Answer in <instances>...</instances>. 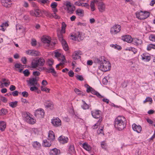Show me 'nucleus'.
<instances>
[{"mask_svg":"<svg viewBox=\"0 0 155 155\" xmlns=\"http://www.w3.org/2000/svg\"><path fill=\"white\" fill-rule=\"evenodd\" d=\"M114 124L115 128L121 130L126 127V120L124 117L118 116L115 119Z\"/></svg>","mask_w":155,"mask_h":155,"instance_id":"nucleus-1","label":"nucleus"},{"mask_svg":"<svg viewBox=\"0 0 155 155\" xmlns=\"http://www.w3.org/2000/svg\"><path fill=\"white\" fill-rule=\"evenodd\" d=\"M150 15L149 12L140 11L136 13V17L140 20H143L148 17Z\"/></svg>","mask_w":155,"mask_h":155,"instance_id":"nucleus-2","label":"nucleus"},{"mask_svg":"<svg viewBox=\"0 0 155 155\" xmlns=\"http://www.w3.org/2000/svg\"><path fill=\"white\" fill-rule=\"evenodd\" d=\"M38 78L35 77V78H31L29 80H27V82L30 86H39V84L38 83Z\"/></svg>","mask_w":155,"mask_h":155,"instance_id":"nucleus-3","label":"nucleus"},{"mask_svg":"<svg viewBox=\"0 0 155 155\" xmlns=\"http://www.w3.org/2000/svg\"><path fill=\"white\" fill-rule=\"evenodd\" d=\"M65 5L67 9L68 12L69 14H73L75 9V7L74 5H71V3L68 1H67Z\"/></svg>","mask_w":155,"mask_h":155,"instance_id":"nucleus-4","label":"nucleus"},{"mask_svg":"<svg viewBox=\"0 0 155 155\" xmlns=\"http://www.w3.org/2000/svg\"><path fill=\"white\" fill-rule=\"evenodd\" d=\"M121 29V26L119 25H115L112 27L110 29V33L112 35H115L119 33Z\"/></svg>","mask_w":155,"mask_h":155,"instance_id":"nucleus-5","label":"nucleus"},{"mask_svg":"<svg viewBox=\"0 0 155 155\" xmlns=\"http://www.w3.org/2000/svg\"><path fill=\"white\" fill-rule=\"evenodd\" d=\"M42 42L45 43H47L48 46L52 48L55 45V42H51L49 39V37H44L41 39Z\"/></svg>","mask_w":155,"mask_h":155,"instance_id":"nucleus-6","label":"nucleus"},{"mask_svg":"<svg viewBox=\"0 0 155 155\" xmlns=\"http://www.w3.org/2000/svg\"><path fill=\"white\" fill-rule=\"evenodd\" d=\"M51 123L56 127H59L61 125V121L58 117L51 119Z\"/></svg>","mask_w":155,"mask_h":155,"instance_id":"nucleus-7","label":"nucleus"},{"mask_svg":"<svg viewBox=\"0 0 155 155\" xmlns=\"http://www.w3.org/2000/svg\"><path fill=\"white\" fill-rule=\"evenodd\" d=\"M44 114V110L43 109H38L36 110L35 112V116L38 118L43 117Z\"/></svg>","mask_w":155,"mask_h":155,"instance_id":"nucleus-8","label":"nucleus"},{"mask_svg":"<svg viewBox=\"0 0 155 155\" xmlns=\"http://www.w3.org/2000/svg\"><path fill=\"white\" fill-rule=\"evenodd\" d=\"M91 114L93 117L95 118H102L101 117V111L99 110H95L91 111Z\"/></svg>","mask_w":155,"mask_h":155,"instance_id":"nucleus-9","label":"nucleus"},{"mask_svg":"<svg viewBox=\"0 0 155 155\" xmlns=\"http://www.w3.org/2000/svg\"><path fill=\"white\" fill-rule=\"evenodd\" d=\"M25 120L28 123L30 124H34L36 122L35 119L30 117L27 114H25Z\"/></svg>","mask_w":155,"mask_h":155,"instance_id":"nucleus-10","label":"nucleus"},{"mask_svg":"<svg viewBox=\"0 0 155 155\" xmlns=\"http://www.w3.org/2000/svg\"><path fill=\"white\" fill-rule=\"evenodd\" d=\"M106 65V64H105V63L104 62L103 63L102 62L101 64L99 65L98 68L101 71L104 72H106L109 70L110 69L111 67L110 65H109L108 66V68H106L105 67Z\"/></svg>","mask_w":155,"mask_h":155,"instance_id":"nucleus-11","label":"nucleus"},{"mask_svg":"<svg viewBox=\"0 0 155 155\" xmlns=\"http://www.w3.org/2000/svg\"><path fill=\"white\" fill-rule=\"evenodd\" d=\"M26 54L34 56H37L40 55V52L37 51L29 50L26 51Z\"/></svg>","mask_w":155,"mask_h":155,"instance_id":"nucleus-12","label":"nucleus"},{"mask_svg":"<svg viewBox=\"0 0 155 155\" xmlns=\"http://www.w3.org/2000/svg\"><path fill=\"white\" fill-rule=\"evenodd\" d=\"M98 9L100 12H103L105 11V5L102 2H98L97 3Z\"/></svg>","mask_w":155,"mask_h":155,"instance_id":"nucleus-13","label":"nucleus"},{"mask_svg":"<svg viewBox=\"0 0 155 155\" xmlns=\"http://www.w3.org/2000/svg\"><path fill=\"white\" fill-rule=\"evenodd\" d=\"M2 4L6 8H8L11 6L12 4L11 0H1Z\"/></svg>","mask_w":155,"mask_h":155,"instance_id":"nucleus-14","label":"nucleus"},{"mask_svg":"<svg viewBox=\"0 0 155 155\" xmlns=\"http://www.w3.org/2000/svg\"><path fill=\"white\" fill-rule=\"evenodd\" d=\"M132 128L134 131L138 133H140L142 130V127L140 125H137L134 123L132 125Z\"/></svg>","mask_w":155,"mask_h":155,"instance_id":"nucleus-15","label":"nucleus"},{"mask_svg":"<svg viewBox=\"0 0 155 155\" xmlns=\"http://www.w3.org/2000/svg\"><path fill=\"white\" fill-rule=\"evenodd\" d=\"M82 54L81 52L79 51H75L72 55V58L74 60H77L81 58L80 55Z\"/></svg>","mask_w":155,"mask_h":155,"instance_id":"nucleus-16","label":"nucleus"},{"mask_svg":"<svg viewBox=\"0 0 155 155\" xmlns=\"http://www.w3.org/2000/svg\"><path fill=\"white\" fill-rule=\"evenodd\" d=\"M121 39L124 41H127L128 43H130L132 41V38L131 36L129 35H126L122 36Z\"/></svg>","mask_w":155,"mask_h":155,"instance_id":"nucleus-17","label":"nucleus"},{"mask_svg":"<svg viewBox=\"0 0 155 155\" xmlns=\"http://www.w3.org/2000/svg\"><path fill=\"white\" fill-rule=\"evenodd\" d=\"M55 139V135L52 130H50L48 133V140L52 141Z\"/></svg>","mask_w":155,"mask_h":155,"instance_id":"nucleus-18","label":"nucleus"},{"mask_svg":"<svg viewBox=\"0 0 155 155\" xmlns=\"http://www.w3.org/2000/svg\"><path fill=\"white\" fill-rule=\"evenodd\" d=\"M58 140L61 143L64 144L68 142V138L67 137L61 136L58 137Z\"/></svg>","mask_w":155,"mask_h":155,"instance_id":"nucleus-19","label":"nucleus"},{"mask_svg":"<svg viewBox=\"0 0 155 155\" xmlns=\"http://www.w3.org/2000/svg\"><path fill=\"white\" fill-rule=\"evenodd\" d=\"M60 153V150L56 148H54L51 150L50 152V154L51 155H58Z\"/></svg>","mask_w":155,"mask_h":155,"instance_id":"nucleus-20","label":"nucleus"},{"mask_svg":"<svg viewBox=\"0 0 155 155\" xmlns=\"http://www.w3.org/2000/svg\"><path fill=\"white\" fill-rule=\"evenodd\" d=\"M131 42L136 45H139L142 43V41L140 39L136 38H132V41Z\"/></svg>","mask_w":155,"mask_h":155,"instance_id":"nucleus-21","label":"nucleus"},{"mask_svg":"<svg viewBox=\"0 0 155 155\" xmlns=\"http://www.w3.org/2000/svg\"><path fill=\"white\" fill-rule=\"evenodd\" d=\"M71 37H73V38H72V39L74 40H76V39L78 38H79L81 40L83 39L81 37V35L79 32H77L74 35H71Z\"/></svg>","mask_w":155,"mask_h":155,"instance_id":"nucleus-22","label":"nucleus"},{"mask_svg":"<svg viewBox=\"0 0 155 155\" xmlns=\"http://www.w3.org/2000/svg\"><path fill=\"white\" fill-rule=\"evenodd\" d=\"M37 59L38 66H42L44 65L45 61L43 58L41 57Z\"/></svg>","mask_w":155,"mask_h":155,"instance_id":"nucleus-23","label":"nucleus"},{"mask_svg":"<svg viewBox=\"0 0 155 155\" xmlns=\"http://www.w3.org/2000/svg\"><path fill=\"white\" fill-rule=\"evenodd\" d=\"M38 67V63L37 62V59H33L31 62V67L33 68H36Z\"/></svg>","mask_w":155,"mask_h":155,"instance_id":"nucleus-24","label":"nucleus"},{"mask_svg":"<svg viewBox=\"0 0 155 155\" xmlns=\"http://www.w3.org/2000/svg\"><path fill=\"white\" fill-rule=\"evenodd\" d=\"M47 140H44L42 143V145L43 146L45 147H49L51 146V141Z\"/></svg>","mask_w":155,"mask_h":155,"instance_id":"nucleus-25","label":"nucleus"},{"mask_svg":"<svg viewBox=\"0 0 155 155\" xmlns=\"http://www.w3.org/2000/svg\"><path fill=\"white\" fill-rule=\"evenodd\" d=\"M57 33L58 37L60 41L61 42L62 41H64L65 40L63 39V36L62 34V33H63L61 31H57Z\"/></svg>","mask_w":155,"mask_h":155,"instance_id":"nucleus-26","label":"nucleus"},{"mask_svg":"<svg viewBox=\"0 0 155 155\" xmlns=\"http://www.w3.org/2000/svg\"><path fill=\"white\" fill-rule=\"evenodd\" d=\"M6 123L3 121H0V130L2 131H3L5 130L6 127Z\"/></svg>","mask_w":155,"mask_h":155,"instance_id":"nucleus-27","label":"nucleus"},{"mask_svg":"<svg viewBox=\"0 0 155 155\" xmlns=\"http://www.w3.org/2000/svg\"><path fill=\"white\" fill-rule=\"evenodd\" d=\"M76 14L78 15L83 17L84 15V11L83 9H78L76 11Z\"/></svg>","mask_w":155,"mask_h":155,"instance_id":"nucleus-28","label":"nucleus"},{"mask_svg":"<svg viewBox=\"0 0 155 155\" xmlns=\"http://www.w3.org/2000/svg\"><path fill=\"white\" fill-rule=\"evenodd\" d=\"M83 148L87 151H90L91 149V147L87 143H85L83 144Z\"/></svg>","mask_w":155,"mask_h":155,"instance_id":"nucleus-29","label":"nucleus"},{"mask_svg":"<svg viewBox=\"0 0 155 155\" xmlns=\"http://www.w3.org/2000/svg\"><path fill=\"white\" fill-rule=\"evenodd\" d=\"M98 1H92L91 2L90 4V7L91 8V11H94L95 10V8L94 6V3H95L97 5V3H98Z\"/></svg>","mask_w":155,"mask_h":155,"instance_id":"nucleus-30","label":"nucleus"},{"mask_svg":"<svg viewBox=\"0 0 155 155\" xmlns=\"http://www.w3.org/2000/svg\"><path fill=\"white\" fill-rule=\"evenodd\" d=\"M82 101L83 103V105L81 106V108L84 110L88 109L89 108V106L83 100H82Z\"/></svg>","mask_w":155,"mask_h":155,"instance_id":"nucleus-31","label":"nucleus"},{"mask_svg":"<svg viewBox=\"0 0 155 155\" xmlns=\"http://www.w3.org/2000/svg\"><path fill=\"white\" fill-rule=\"evenodd\" d=\"M61 43L64 50L65 51L68 50V47L66 41L65 40L63 41Z\"/></svg>","mask_w":155,"mask_h":155,"instance_id":"nucleus-32","label":"nucleus"},{"mask_svg":"<svg viewBox=\"0 0 155 155\" xmlns=\"http://www.w3.org/2000/svg\"><path fill=\"white\" fill-rule=\"evenodd\" d=\"M91 92L92 94L96 95L99 98H102L104 97V96L101 95L98 92L95 91L93 89Z\"/></svg>","mask_w":155,"mask_h":155,"instance_id":"nucleus-33","label":"nucleus"},{"mask_svg":"<svg viewBox=\"0 0 155 155\" xmlns=\"http://www.w3.org/2000/svg\"><path fill=\"white\" fill-rule=\"evenodd\" d=\"M32 145L34 147L37 149H38L41 146L40 144L37 141L33 142Z\"/></svg>","mask_w":155,"mask_h":155,"instance_id":"nucleus-34","label":"nucleus"},{"mask_svg":"<svg viewBox=\"0 0 155 155\" xmlns=\"http://www.w3.org/2000/svg\"><path fill=\"white\" fill-rule=\"evenodd\" d=\"M101 148L104 149L105 150H107V143H105L104 141H103L101 142Z\"/></svg>","mask_w":155,"mask_h":155,"instance_id":"nucleus-35","label":"nucleus"},{"mask_svg":"<svg viewBox=\"0 0 155 155\" xmlns=\"http://www.w3.org/2000/svg\"><path fill=\"white\" fill-rule=\"evenodd\" d=\"M9 105L12 108H15L18 105V101H15L14 102H11L9 103Z\"/></svg>","mask_w":155,"mask_h":155,"instance_id":"nucleus-36","label":"nucleus"},{"mask_svg":"<svg viewBox=\"0 0 155 155\" xmlns=\"http://www.w3.org/2000/svg\"><path fill=\"white\" fill-rule=\"evenodd\" d=\"M102 120V118H100L98 121L97 123L94 124L93 126V128L94 129H96L98 126L100 124V123Z\"/></svg>","mask_w":155,"mask_h":155,"instance_id":"nucleus-37","label":"nucleus"},{"mask_svg":"<svg viewBox=\"0 0 155 155\" xmlns=\"http://www.w3.org/2000/svg\"><path fill=\"white\" fill-rule=\"evenodd\" d=\"M84 87L87 88L86 91L87 93L91 92L93 89L92 87L87 84H84Z\"/></svg>","mask_w":155,"mask_h":155,"instance_id":"nucleus-38","label":"nucleus"},{"mask_svg":"<svg viewBox=\"0 0 155 155\" xmlns=\"http://www.w3.org/2000/svg\"><path fill=\"white\" fill-rule=\"evenodd\" d=\"M62 25L61 30V31L64 33H65V29L66 26V25L65 22H62Z\"/></svg>","mask_w":155,"mask_h":155,"instance_id":"nucleus-39","label":"nucleus"},{"mask_svg":"<svg viewBox=\"0 0 155 155\" xmlns=\"http://www.w3.org/2000/svg\"><path fill=\"white\" fill-rule=\"evenodd\" d=\"M142 60H145L146 61H148L150 59V57L149 56H145L144 54H143V56H142Z\"/></svg>","mask_w":155,"mask_h":155,"instance_id":"nucleus-40","label":"nucleus"},{"mask_svg":"<svg viewBox=\"0 0 155 155\" xmlns=\"http://www.w3.org/2000/svg\"><path fill=\"white\" fill-rule=\"evenodd\" d=\"M152 48L155 49V45L153 44H150L147 46V49L150 51L151 50Z\"/></svg>","mask_w":155,"mask_h":155,"instance_id":"nucleus-41","label":"nucleus"},{"mask_svg":"<svg viewBox=\"0 0 155 155\" xmlns=\"http://www.w3.org/2000/svg\"><path fill=\"white\" fill-rule=\"evenodd\" d=\"M45 107L47 108H49L52 105V102L50 101H47L45 103Z\"/></svg>","mask_w":155,"mask_h":155,"instance_id":"nucleus-42","label":"nucleus"},{"mask_svg":"<svg viewBox=\"0 0 155 155\" xmlns=\"http://www.w3.org/2000/svg\"><path fill=\"white\" fill-rule=\"evenodd\" d=\"M23 19L26 22H28L30 20V18L29 16L25 15L23 17Z\"/></svg>","mask_w":155,"mask_h":155,"instance_id":"nucleus-43","label":"nucleus"},{"mask_svg":"<svg viewBox=\"0 0 155 155\" xmlns=\"http://www.w3.org/2000/svg\"><path fill=\"white\" fill-rule=\"evenodd\" d=\"M70 153H74V147L73 145H70L69 150Z\"/></svg>","mask_w":155,"mask_h":155,"instance_id":"nucleus-44","label":"nucleus"},{"mask_svg":"<svg viewBox=\"0 0 155 155\" xmlns=\"http://www.w3.org/2000/svg\"><path fill=\"white\" fill-rule=\"evenodd\" d=\"M41 90L42 91H45L48 93L49 92L50 89L48 88H46L45 87H43L42 86H41Z\"/></svg>","mask_w":155,"mask_h":155,"instance_id":"nucleus-45","label":"nucleus"},{"mask_svg":"<svg viewBox=\"0 0 155 155\" xmlns=\"http://www.w3.org/2000/svg\"><path fill=\"white\" fill-rule=\"evenodd\" d=\"M23 73L24 74L25 76V77L28 76L30 74L29 70L28 69H26L24 70Z\"/></svg>","mask_w":155,"mask_h":155,"instance_id":"nucleus-46","label":"nucleus"},{"mask_svg":"<svg viewBox=\"0 0 155 155\" xmlns=\"http://www.w3.org/2000/svg\"><path fill=\"white\" fill-rule=\"evenodd\" d=\"M49 2L48 0H39L38 1L39 3L43 4H48Z\"/></svg>","mask_w":155,"mask_h":155,"instance_id":"nucleus-47","label":"nucleus"},{"mask_svg":"<svg viewBox=\"0 0 155 155\" xmlns=\"http://www.w3.org/2000/svg\"><path fill=\"white\" fill-rule=\"evenodd\" d=\"M62 58V62L60 63L59 64H59V65L60 66H63L64 64V63L65 61V57L64 56H63L62 57H61Z\"/></svg>","mask_w":155,"mask_h":155,"instance_id":"nucleus-48","label":"nucleus"},{"mask_svg":"<svg viewBox=\"0 0 155 155\" xmlns=\"http://www.w3.org/2000/svg\"><path fill=\"white\" fill-rule=\"evenodd\" d=\"M58 5L57 3L56 2H53L51 5V7L52 8H56Z\"/></svg>","mask_w":155,"mask_h":155,"instance_id":"nucleus-49","label":"nucleus"},{"mask_svg":"<svg viewBox=\"0 0 155 155\" xmlns=\"http://www.w3.org/2000/svg\"><path fill=\"white\" fill-rule=\"evenodd\" d=\"M149 38L150 41H155V35H150L149 37Z\"/></svg>","mask_w":155,"mask_h":155,"instance_id":"nucleus-50","label":"nucleus"},{"mask_svg":"<svg viewBox=\"0 0 155 155\" xmlns=\"http://www.w3.org/2000/svg\"><path fill=\"white\" fill-rule=\"evenodd\" d=\"M35 15L36 16H38L40 15V10L39 9H36L35 12Z\"/></svg>","mask_w":155,"mask_h":155,"instance_id":"nucleus-51","label":"nucleus"},{"mask_svg":"<svg viewBox=\"0 0 155 155\" xmlns=\"http://www.w3.org/2000/svg\"><path fill=\"white\" fill-rule=\"evenodd\" d=\"M149 101L152 102V100L151 98L150 97H147L146 98L145 100L143 101V103H145Z\"/></svg>","mask_w":155,"mask_h":155,"instance_id":"nucleus-52","label":"nucleus"},{"mask_svg":"<svg viewBox=\"0 0 155 155\" xmlns=\"http://www.w3.org/2000/svg\"><path fill=\"white\" fill-rule=\"evenodd\" d=\"M1 110L2 111V114L4 115L6 114L8 112L7 110L5 109L2 108L1 109Z\"/></svg>","mask_w":155,"mask_h":155,"instance_id":"nucleus-53","label":"nucleus"},{"mask_svg":"<svg viewBox=\"0 0 155 155\" xmlns=\"http://www.w3.org/2000/svg\"><path fill=\"white\" fill-rule=\"evenodd\" d=\"M82 5H81V6L87 8H89V5L87 3H82Z\"/></svg>","mask_w":155,"mask_h":155,"instance_id":"nucleus-54","label":"nucleus"},{"mask_svg":"<svg viewBox=\"0 0 155 155\" xmlns=\"http://www.w3.org/2000/svg\"><path fill=\"white\" fill-rule=\"evenodd\" d=\"M76 78L80 81L84 80V78L82 75H77L76 76Z\"/></svg>","mask_w":155,"mask_h":155,"instance_id":"nucleus-55","label":"nucleus"},{"mask_svg":"<svg viewBox=\"0 0 155 155\" xmlns=\"http://www.w3.org/2000/svg\"><path fill=\"white\" fill-rule=\"evenodd\" d=\"M33 74L34 76L36 77V76H39L40 74V73L39 71H35L33 72Z\"/></svg>","mask_w":155,"mask_h":155,"instance_id":"nucleus-56","label":"nucleus"},{"mask_svg":"<svg viewBox=\"0 0 155 155\" xmlns=\"http://www.w3.org/2000/svg\"><path fill=\"white\" fill-rule=\"evenodd\" d=\"M23 96L24 97H27L28 96V93L25 91H23L21 93Z\"/></svg>","mask_w":155,"mask_h":155,"instance_id":"nucleus-57","label":"nucleus"},{"mask_svg":"<svg viewBox=\"0 0 155 155\" xmlns=\"http://www.w3.org/2000/svg\"><path fill=\"white\" fill-rule=\"evenodd\" d=\"M21 61L22 62V63L24 64H25L26 63L27 61V59L25 57H22L21 59Z\"/></svg>","mask_w":155,"mask_h":155,"instance_id":"nucleus-58","label":"nucleus"},{"mask_svg":"<svg viewBox=\"0 0 155 155\" xmlns=\"http://www.w3.org/2000/svg\"><path fill=\"white\" fill-rule=\"evenodd\" d=\"M22 66V64L19 63H16L15 65V67L16 68H20Z\"/></svg>","mask_w":155,"mask_h":155,"instance_id":"nucleus-59","label":"nucleus"},{"mask_svg":"<svg viewBox=\"0 0 155 155\" xmlns=\"http://www.w3.org/2000/svg\"><path fill=\"white\" fill-rule=\"evenodd\" d=\"M18 92L17 91H15L12 92V94L14 96H17L18 95Z\"/></svg>","mask_w":155,"mask_h":155,"instance_id":"nucleus-60","label":"nucleus"},{"mask_svg":"<svg viewBox=\"0 0 155 155\" xmlns=\"http://www.w3.org/2000/svg\"><path fill=\"white\" fill-rule=\"evenodd\" d=\"M74 91L78 95H81V91L78 89L76 88L74 89Z\"/></svg>","mask_w":155,"mask_h":155,"instance_id":"nucleus-61","label":"nucleus"},{"mask_svg":"<svg viewBox=\"0 0 155 155\" xmlns=\"http://www.w3.org/2000/svg\"><path fill=\"white\" fill-rule=\"evenodd\" d=\"M74 5L78 6H81L82 5V3H81L80 2H76L74 3Z\"/></svg>","mask_w":155,"mask_h":155,"instance_id":"nucleus-62","label":"nucleus"},{"mask_svg":"<svg viewBox=\"0 0 155 155\" xmlns=\"http://www.w3.org/2000/svg\"><path fill=\"white\" fill-rule=\"evenodd\" d=\"M31 44L32 46H36V41L34 39H32L31 42Z\"/></svg>","mask_w":155,"mask_h":155,"instance_id":"nucleus-63","label":"nucleus"},{"mask_svg":"<svg viewBox=\"0 0 155 155\" xmlns=\"http://www.w3.org/2000/svg\"><path fill=\"white\" fill-rule=\"evenodd\" d=\"M68 75L71 77H73L74 75V73L73 71L71 70L68 72Z\"/></svg>","mask_w":155,"mask_h":155,"instance_id":"nucleus-64","label":"nucleus"}]
</instances>
